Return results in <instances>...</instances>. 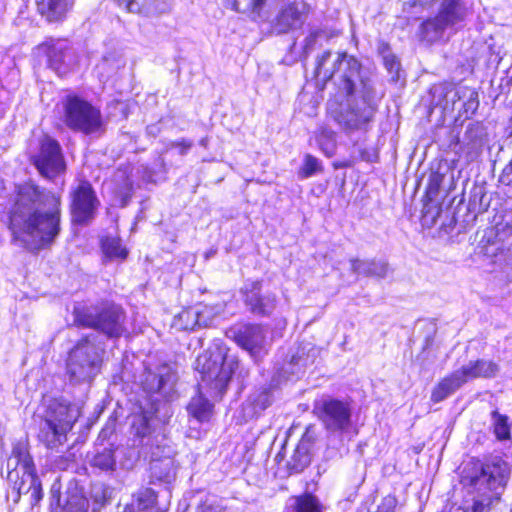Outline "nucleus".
Segmentation results:
<instances>
[{"label": "nucleus", "instance_id": "nucleus-1", "mask_svg": "<svg viewBox=\"0 0 512 512\" xmlns=\"http://www.w3.org/2000/svg\"><path fill=\"white\" fill-rule=\"evenodd\" d=\"M61 195L32 183L20 185L9 214L12 240L29 250L49 247L61 227Z\"/></svg>", "mask_w": 512, "mask_h": 512}, {"label": "nucleus", "instance_id": "nucleus-2", "mask_svg": "<svg viewBox=\"0 0 512 512\" xmlns=\"http://www.w3.org/2000/svg\"><path fill=\"white\" fill-rule=\"evenodd\" d=\"M331 52L325 51L316 62L315 76L332 80L338 92L347 96L334 119L346 131L366 130L377 111L376 93L369 77L361 72L360 62L347 53H339L332 68H326Z\"/></svg>", "mask_w": 512, "mask_h": 512}, {"label": "nucleus", "instance_id": "nucleus-3", "mask_svg": "<svg viewBox=\"0 0 512 512\" xmlns=\"http://www.w3.org/2000/svg\"><path fill=\"white\" fill-rule=\"evenodd\" d=\"M509 477V465L499 457L479 463L474 474L469 476V485L475 492L473 504L464 512H489L494 505L500 502L501 494Z\"/></svg>", "mask_w": 512, "mask_h": 512}, {"label": "nucleus", "instance_id": "nucleus-4", "mask_svg": "<svg viewBox=\"0 0 512 512\" xmlns=\"http://www.w3.org/2000/svg\"><path fill=\"white\" fill-rule=\"evenodd\" d=\"M104 347L97 344V335L83 336L70 349L66 358V376L73 385L90 384L100 373Z\"/></svg>", "mask_w": 512, "mask_h": 512}, {"label": "nucleus", "instance_id": "nucleus-5", "mask_svg": "<svg viewBox=\"0 0 512 512\" xmlns=\"http://www.w3.org/2000/svg\"><path fill=\"white\" fill-rule=\"evenodd\" d=\"M79 415V407L63 397L46 400L38 433L39 440L50 449L63 445Z\"/></svg>", "mask_w": 512, "mask_h": 512}, {"label": "nucleus", "instance_id": "nucleus-6", "mask_svg": "<svg viewBox=\"0 0 512 512\" xmlns=\"http://www.w3.org/2000/svg\"><path fill=\"white\" fill-rule=\"evenodd\" d=\"M239 366L235 356L228 355L225 346L215 345L201 354L196 360V369L201 374V381L222 395L232 375Z\"/></svg>", "mask_w": 512, "mask_h": 512}, {"label": "nucleus", "instance_id": "nucleus-7", "mask_svg": "<svg viewBox=\"0 0 512 512\" xmlns=\"http://www.w3.org/2000/svg\"><path fill=\"white\" fill-rule=\"evenodd\" d=\"M73 316L76 325L93 328L108 338H118L125 331V314L120 306L114 304L102 308L77 304Z\"/></svg>", "mask_w": 512, "mask_h": 512}, {"label": "nucleus", "instance_id": "nucleus-8", "mask_svg": "<svg viewBox=\"0 0 512 512\" xmlns=\"http://www.w3.org/2000/svg\"><path fill=\"white\" fill-rule=\"evenodd\" d=\"M64 123L72 130L86 135L101 133L103 121L100 110L78 96H67L64 103Z\"/></svg>", "mask_w": 512, "mask_h": 512}, {"label": "nucleus", "instance_id": "nucleus-9", "mask_svg": "<svg viewBox=\"0 0 512 512\" xmlns=\"http://www.w3.org/2000/svg\"><path fill=\"white\" fill-rule=\"evenodd\" d=\"M468 12L467 0H443L438 14L421 25L424 38L428 41L438 40L446 29L462 23Z\"/></svg>", "mask_w": 512, "mask_h": 512}, {"label": "nucleus", "instance_id": "nucleus-10", "mask_svg": "<svg viewBox=\"0 0 512 512\" xmlns=\"http://www.w3.org/2000/svg\"><path fill=\"white\" fill-rule=\"evenodd\" d=\"M315 409L328 432L342 434L352 426V408L345 400L323 397L316 403Z\"/></svg>", "mask_w": 512, "mask_h": 512}, {"label": "nucleus", "instance_id": "nucleus-11", "mask_svg": "<svg viewBox=\"0 0 512 512\" xmlns=\"http://www.w3.org/2000/svg\"><path fill=\"white\" fill-rule=\"evenodd\" d=\"M70 197L72 221L79 225L89 224L94 219L100 205L90 182L80 181L77 186L72 188Z\"/></svg>", "mask_w": 512, "mask_h": 512}, {"label": "nucleus", "instance_id": "nucleus-12", "mask_svg": "<svg viewBox=\"0 0 512 512\" xmlns=\"http://www.w3.org/2000/svg\"><path fill=\"white\" fill-rule=\"evenodd\" d=\"M32 163L48 179L55 178L66 169L60 144L49 136L40 140L39 151L32 156Z\"/></svg>", "mask_w": 512, "mask_h": 512}, {"label": "nucleus", "instance_id": "nucleus-13", "mask_svg": "<svg viewBox=\"0 0 512 512\" xmlns=\"http://www.w3.org/2000/svg\"><path fill=\"white\" fill-rule=\"evenodd\" d=\"M262 282L251 281L245 283L241 288L244 303L248 310L256 316H269L277 306V296L275 293L261 292Z\"/></svg>", "mask_w": 512, "mask_h": 512}, {"label": "nucleus", "instance_id": "nucleus-14", "mask_svg": "<svg viewBox=\"0 0 512 512\" xmlns=\"http://www.w3.org/2000/svg\"><path fill=\"white\" fill-rule=\"evenodd\" d=\"M177 376L168 365H161L155 371L147 370L143 374V390L151 394H157L164 399H170L174 392Z\"/></svg>", "mask_w": 512, "mask_h": 512}, {"label": "nucleus", "instance_id": "nucleus-15", "mask_svg": "<svg viewBox=\"0 0 512 512\" xmlns=\"http://www.w3.org/2000/svg\"><path fill=\"white\" fill-rule=\"evenodd\" d=\"M47 57L49 67L59 76L67 74L78 62L74 49L66 40H52L47 44Z\"/></svg>", "mask_w": 512, "mask_h": 512}, {"label": "nucleus", "instance_id": "nucleus-16", "mask_svg": "<svg viewBox=\"0 0 512 512\" xmlns=\"http://www.w3.org/2000/svg\"><path fill=\"white\" fill-rule=\"evenodd\" d=\"M439 90L445 102L444 109L448 108L449 104H451L452 109H454L457 102H462L461 107L466 117H468L469 115H473L479 107L478 92L473 88L447 85L435 88V93Z\"/></svg>", "mask_w": 512, "mask_h": 512}, {"label": "nucleus", "instance_id": "nucleus-17", "mask_svg": "<svg viewBox=\"0 0 512 512\" xmlns=\"http://www.w3.org/2000/svg\"><path fill=\"white\" fill-rule=\"evenodd\" d=\"M316 439V428L314 425H309L287 462V469L291 474L301 473L310 465Z\"/></svg>", "mask_w": 512, "mask_h": 512}, {"label": "nucleus", "instance_id": "nucleus-18", "mask_svg": "<svg viewBox=\"0 0 512 512\" xmlns=\"http://www.w3.org/2000/svg\"><path fill=\"white\" fill-rule=\"evenodd\" d=\"M307 14V5L301 1H294L282 7L272 23L277 34H286L291 30L300 28Z\"/></svg>", "mask_w": 512, "mask_h": 512}, {"label": "nucleus", "instance_id": "nucleus-19", "mask_svg": "<svg viewBox=\"0 0 512 512\" xmlns=\"http://www.w3.org/2000/svg\"><path fill=\"white\" fill-rule=\"evenodd\" d=\"M227 335L251 354L259 351L265 342L262 326L257 324H237L227 331Z\"/></svg>", "mask_w": 512, "mask_h": 512}, {"label": "nucleus", "instance_id": "nucleus-20", "mask_svg": "<svg viewBox=\"0 0 512 512\" xmlns=\"http://www.w3.org/2000/svg\"><path fill=\"white\" fill-rule=\"evenodd\" d=\"M118 5L130 13L146 17L159 16L171 9L169 0H118Z\"/></svg>", "mask_w": 512, "mask_h": 512}, {"label": "nucleus", "instance_id": "nucleus-21", "mask_svg": "<svg viewBox=\"0 0 512 512\" xmlns=\"http://www.w3.org/2000/svg\"><path fill=\"white\" fill-rule=\"evenodd\" d=\"M483 255L491 264L500 268L512 265V242L500 238L488 240L481 248Z\"/></svg>", "mask_w": 512, "mask_h": 512}, {"label": "nucleus", "instance_id": "nucleus-22", "mask_svg": "<svg viewBox=\"0 0 512 512\" xmlns=\"http://www.w3.org/2000/svg\"><path fill=\"white\" fill-rule=\"evenodd\" d=\"M272 403L271 389L267 387L253 391L242 404V413L245 420L259 416Z\"/></svg>", "mask_w": 512, "mask_h": 512}, {"label": "nucleus", "instance_id": "nucleus-23", "mask_svg": "<svg viewBox=\"0 0 512 512\" xmlns=\"http://www.w3.org/2000/svg\"><path fill=\"white\" fill-rule=\"evenodd\" d=\"M457 371L466 383L476 378L495 377L499 371V366L492 360L478 359L476 361H470Z\"/></svg>", "mask_w": 512, "mask_h": 512}, {"label": "nucleus", "instance_id": "nucleus-24", "mask_svg": "<svg viewBox=\"0 0 512 512\" xmlns=\"http://www.w3.org/2000/svg\"><path fill=\"white\" fill-rule=\"evenodd\" d=\"M351 271L356 275L383 279L389 272V264L381 259H350Z\"/></svg>", "mask_w": 512, "mask_h": 512}, {"label": "nucleus", "instance_id": "nucleus-25", "mask_svg": "<svg viewBox=\"0 0 512 512\" xmlns=\"http://www.w3.org/2000/svg\"><path fill=\"white\" fill-rule=\"evenodd\" d=\"M8 468L13 466V470L9 472L8 478L10 480L13 479L15 475L18 478V471L16 469L19 467L21 471H36L34 461L32 456L28 451V445L25 442L19 441L13 445L12 453L7 462Z\"/></svg>", "mask_w": 512, "mask_h": 512}, {"label": "nucleus", "instance_id": "nucleus-26", "mask_svg": "<svg viewBox=\"0 0 512 512\" xmlns=\"http://www.w3.org/2000/svg\"><path fill=\"white\" fill-rule=\"evenodd\" d=\"M37 11L48 22H60L69 10L67 0H35Z\"/></svg>", "mask_w": 512, "mask_h": 512}, {"label": "nucleus", "instance_id": "nucleus-27", "mask_svg": "<svg viewBox=\"0 0 512 512\" xmlns=\"http://www.w3.org/2000/svg\"><path fill=\"white\" fill-rule=\"evenodd\" d=\"M463 384H465V382L456 370L437 384L432 391L431 400L435 403L441 402L458 390Z\"/></svg>", "mask_w": 512, "mask_h": 512}, {"label": "nucleus", "instance_id": "nucleus-28", "mask_svg": "<svg viewBox=\"0 0 512 512\" xmlns=\"http://www.w3.org/2000/svg\"><path fill=\"white\" fill-rule=\"evenodd\" d=\"M131 433L134 436V446L149 445L151 442L152 428L150 417L146 414L135 415L131 423Z\"/></svg>", "mask_w": 512, "mask_h": 512}, {"label": "nucleus", "instance_id": "nucleus-29", "mask_svg": "<svg viewBox=\"0 0 512 512\" xmlns=\"http://www.w3.org/2000/svg\"><path fill=\"white\" fill-rule=\"evenodd\" d=\"M315 356L313 348L306 349L305 346H299L297 350L291 354L290 360L283 366L285 374L295 375L298 374L302 368L312 364Z\"/></svg>", "mask_w": 512, "mask_h": 512}, {"label": "nucleus", "instance_id": "nucleus-30", "mask_svg": "<svg viewBox=\"0 0 512 512\" xmlns=\"http://www.w3.org/2000/svg\"><path fill=\"white\" fill-rule=\"evenodd\" d=\"M378 54L381 56L384 67L393 82L399 81L401 75V63L398 57L392 52L391 47L384 41H379L377 45Z\"/></svg>", "mask_w": 512, "mask_h": 512}, {"label": "nucleus", "instance_id": "nucleus-31", "mask_svg": "<svg viewBox=\"0 0 512 512\" xmlns=\"http://www.w3.org/2000/svg\"><path fill=\"white\" fill-rule=\"evenodd\" d=\"M89 463L92 468L98 469L101 472L113 473L117 466L115 450L112 447L97 449Z\"/></svg>", "mask_w": 512, "mask_h": 512}, {"label": "nucleus", "instance_id": "nucleus-32", "mask_svg": "<svg viewBox=\"0 0 512 512\" xmlns=\"http://www.w3.org/2000/svg\"><path fill=\"white\" fill-rule=\"evenodd\" d=\"M283 512H322V507L315 496L304 494L289 498Z\"/></svg>", "mask_w": 512, "mask_h": 512}, {"label": "nucleus", "instance_id": "nucleus-33", "mask_svg": "<svg viewBox=\"0 0 512 512\" xmlns=\"http://www.w3.org/2000/svg\"><path fill=\"white\" fill-rule=\"evenodd\" d=\"M279 0H246L243 11H249L253 20L267 21L278 5Z\"/></svg>", "mask_w": 512, "mask_h": 512}, {"label": "nucleus", "instance_id": "nucleus-34", "mask_svg": "<svg viewBox=\"0 0 512 512\" xmlns=\"http://www.w3.org/2000/svg\"><path fill=\"white\" fill-rule=\"evenodd\" d=\"M156 502V494L151 488L139 490L134 496L131 504L125 508L131 512H157L154 505Z\"/></svg>", "mask_w": 512, "mask_h": 512}, {"label": "nucleus", "instance_id": "nucleus-35", "mask_svg": "<svg viewBox=\"0 0 512 512\" xmlns=\"http://www.w3.org/2000/svg\"><path fill=\"white\" fill-rule=\"evenodd\" d=\"M187 410L198 422H207L212 416L213 405L199 393L190 400Z\"/></svg>", "mask_w": 512, "mask_h": 512}, {"label": "nucleus", "instance_id": "nucleus-36", "mask_svg": "<svg viewBox=\"0 0 512 512\" xmlns=\"http://www.w3.org/2000/svg\"><path fill=\"white\" fill-rule=\"evenodd\" d=\"M101 248L106 258L110 260H124L128 251L122 246L121 240L117 237L106 236L101 240Z\"/></svg>", "mask_w": 512, "mask_h": 512}, {"label": "nucleus", "instance_id": "nucleus-37", "mask_svg": "<svg viewBox=\"0 0 512 512\" xmlns=\"http://www.w3.org/2000/svg\"><path fill=\"white\" fill-rule=\"evenodd\" d=\"M489 202L486 201V192L482 186H474L470 192L468 202V211L471 213L482 214L487 211Z\"/></svg>", "mask_w": 512, "mask_h": 512}, {"label": "nucleus", "instance_id": "nucleus-38", "mask_svg": "<svg viewBox=\"0 0 512 512\" xmlns=\"http://www.w3.org/2000/svg\"><path fill=\"white\" fill-rule=\"evenodd\" d=\"M201 326L200 314L194 309L183 310L174 318L173 327L179 330H194Z\"/></svg>", "mask_w": 512, "mask_h": 512}, {"label": "nucleus", "instance_id": "nucleus-39", "mask_svg": "<svg viewBox=\"0 0 512 512\" xmlns=\"http://www.w3.org/2000/svg\"><path fill=\"white\" fill-rule=\"evenodd\" d=\"M491 421L493 433L499 441H505L510 438V425L508 424V417L500 414L498 410L491 412Z\"/></svg>", "mask_w": 512, "mask_h": 512}, {"label": "nucleus", "instance_id": "nucleus-40", "mask_svg": "<svg viewBox=\"0 0 512 512\" xmlns=\"http://www.w3.org/2000/svg\"><path fill=\"white\" fill-rule=\"evenodd\" d=\"M152 475L160 481L170 482L174 477L173 462L171 459L157 460L151 463Z\"/></svg>", "mask_w": 512, "mask_h": 512}, {"label": "nucleus", "instance_id": "nucleus-41", "mask_svg": "<svg viewBox=\"0 0 512 512\" xmlns=\"http://www.w3.org/2000/svg\"><path fill=\"white\" fill-rule=\"evenodd\" d=\"M55 512H87L88 502L85 498L72 495L67 498L63 506L60 505V499L57 500Z\"/></svg>", "mask_w": 512, "mask_h": 512}, {"label": "nucleus", "instance_id": "nucleus-42", "mask_svg": "<svg viewBox=\"0 0 512 512\" xmlns=\"http://www.w3.org/2000/svg\"><path fill=\"white\" fill-rule=\"evenodd\" d=\"M464 139L468 141L467 145L471 153L478 155L483 146L482 131L478 126H471L465 132Z\"/></svg>", "mask_w": 512, "mask_h": 512}, {"label": "nucleus", "instance_id": "nucleus-43", "mask_svg": "<svg viewBox=\"0 0 512 512\" xmlns=\"http://www.w3.org/2000/svg\"><path fill=\"white\" fill-rule=\"evenodd\" d=\"M321 171V161L310 154H306L303 159V164L299 170V176L302 179H306L312 177L313 175Z\"/></svg>", "mask_w": 512, "mask_h": 512}, {"label": "nucleus", "instance_id": "nucleus-44", "mask_svg": "<svg viewBox=\"0 0 512 512\" xmlns=\"http://www.w3.org/2000/svg\"><path fill=\"white\" fill-rule=\"evenodd\" d=\"M317 141L320 149L325 153V155L329 157L334 155L336 149V140L333 132L323 131L319 135Z\"/></svg>", "mask_w": 512, "mask_h": 512}, {"label": "nucleus", "instance_id": "nucleus-45", "mask_svg": "<svg viewBox=\"0 0 512 512\" xmlns=\"http://www.w3.org/2000/svg\"><path fill=\"white\" fill-rule=\"evenodd\" d=\"M29 476H37L36 471H28L24 472L22 471L21 479L18 481L16 480L14 483L13 489L16 490L17 497L15 499V502H17L21 495L29 494L31 488H30V480H28Z\"/></svg>", "mask_w": 512, "mask_h": 512}, {"label": "nucleus", "instance_id": "nucleus-46", "mask_svg": "<svg viewBox=\"0 0 512 512\" xmlns=\"http://www.w3.org/2000/svg\"><path fill=\"white\" fill-rule=\"evenodd\" d=\"M28 480H30V504L35 506L39 503V501L43 497V490L41 481L38 476H29Z\"/></svg>", "mask_w": 512, "mask_h": 512}, {"label": "nucleus", "instance_id": "nucleus-47", "mask_svg": "<svg viewBox=\"0 0 512 512\" xmlns=\"http://www.w3.org/2000/svg\"><path fill=\"white\" fill-rule=\"evenodd\" d=\"M122 176L124 178L123 185L119 187L117 193L121 198V205L126 206L132 197L133 182L124 174Z\"/></svg>", "mask_w": 512, "mask_h": 512}, {"label": "nucleus", "instance_id": "nucleus-48", "mask_svg": "<svg viewBox=\"0 0 512 512\" xmlns=\"http://www.w3.org/2000/svg\"><path fill=\"white\" fill-rule=\"evenodd\" d=\"M356 150L360 159L363 161L373 163L378 160V152L373 147L358 145L356 147Z\"/></svg>", "mask_w": 512, "mask_h": 512}, {"label": "nucleus", "instance_id": "nucleus-49", "mask_svg": "<svg viewBox=\"0 0 512 512\" xmlns=\"http://www.w3.org/2000/svg\"><path fill=\"white\" fill-rule=\"evenodd\" d=\"M193 141L189 139L182 138L180 140L172 141L169 145L170 148H178L179 154L184 156L188 153V151L192 148Z\"/></svg>", "mask_w": 512, "mask_h": 512}, {"label": "nucleus", "instance_id": "nucleus-50", "mask_svg": "<svg viewBox=\"0 0 512 512\" xmlns=\"http://www.w3.org/2000/svg\"><path fill=\"white\" fill-rule=\"evenodd\" d=\"M499 181L504 185L512 184V161H510V163L503 169L499 177Z\"/></svg>", "mask_w": 512, "mask_h": 512}, {"label": "nucleus", "instance_id": "nucleus-51", "mask_svg": "<svg viewBox=\"0 0 512 512\" xmlns=\"http://www.w3.org/2000/svg\"><path fill=\"white\" fill-rule=\"evenodd\" d=\"M320 34H321L320 30H313L309 33V35L305 38V45H304L305 51L308 52L309 50L313 49V47L316 43V40L320 36Z\"/></svg>", "mask_w": 512, "mask_h": 512}, {"label": "nucleus", "instance_id": "nucleus-52", "mask_svg": "<svg viewBox=\"0 0 512 512\" xmlns=\"http://www.w3.org/2000/svg\"><path fill=\"white\" fill-rule=\"evenodd\" d=\"M396 500L392 497L384 498L377 512H394Z\"/></svg>", "mask_w": 512, "mask_h": 512}, {"label": "nucleus", "instance_id": "nucleus-53", "mask_svg": "<svg viewBox=\"0 0 512 512\" xmlns=\"http://www.w3.org/2000/svg\"><path fill=\"white\" fill-rule=\"evenodd\" d=\"M512 86V78L509 76L501 78L499 88L501 93H509Z\"/></svg>", "mask_w": 512, "mask_h": 512}, {"label": "nucleus", "instance_id": "nucleus-54", "mask_svg": "<svg viewBox=\"0 0 512 512\" xmlns=\"http://www.w3.org/2000/svg\"><path fill=\"white\" fill-rule=\"evenodd\" d=\"M108 61L106 58H104L102 60V62L100 64L97 65V70L99 71V73L103 76V71L105 70V67L107 65Z\"/></svg>", "mask_w": 512, "mask_h": 512}, {"label": "nucleus", "instance_id": "nucleus-55", "mask_svg": "<svg viewBox=\"0 0 512 512\" xmlns=\"http://www.w3.org/2000/svg\"><path fill=\"white\" fill-rule=\"evenodd\" d=\"M505 228H507L509 234H512V218L505 221Z\"/></svg>", "mask_w": 512, "mask_h": 512}, {"label": "nucleus", "instance_id": "nucleus-56", "mask_svg": "<svg viewBox=\"0 0 512 512\" xmlns=\"http://www.w3.org/2000/svg\"><path fill=\"white\" fill-rule=\"evenodd\" d=\"M199 144L202 146V147H207L208 145V138L205 137V138H202L200 141H199Z\"/></svg>", "mask_w": 512, "mask_h": 512}, {"label": "nucleus", "instance_id": "nucleus-57", "mask_svg": "<svg viewBox=\"0 0 512 512\" xmlns=\"http://www.w3.org/2000/svg\"><path fill=\"white\" fill-rule=\"evenodd\" d=\"M338 454H339V453H338V451H336V450L328 451V455H327V457H329V458H334V457H336Z\"/></svg>", "mask_w": 512, "mask_h": 512}, {"label": "nucleus", "instance_id": "nucleus-58", "mask_svg": "<svg viewBox=\"0 0 512 512\" xmlns=\"http://www.w3.org/2000/svg\"><path fill=\"white\" fill-rule=\"evenodd\" d=\"M234 5H235V9H236L237 11H240V8L238 7L239 2H238V1H236Z\"/></svg>", "mask_w": 512, "mask_h": 512}, {"label": "nucleus", "instance_id": "nucleus-59", "mask_svg": "<svg viewBox=\"0 0 512 512\" xmlns=\"http://www.w3.org/2000/svg\"><path fill=\"white\" fill-rule=\"evenodd\" d=\"M101 435H105V436H106V431H105V430H102V431H101Z\"/></svg>", "mask_w": 512, "mask_h": 512}, {"label": "nucleus", "instance_id": "nucleus-60", "mask_svg": "<svg viewBox=\"0 0 512 512\" xmlns=\"http://www.w3.org/2000/svg\"><path fill=\"white\" fill-rule=\"evenodd\" d=\"M123 512H131L129 509L124 508Z\"/></svg>", "mask_w": 512, "mask_h": 512}, {"label": "nucleus", "instance_id": "nucleus-61", "mask_svg": "<svg viewBox=\"0 0 512 512\" xmlns=\"http://www.w3.org/2000/svg\"><path fill=\"white\" fill-rule=\"evenodd\" d=\"M160 162H161V165L163 166L164 165V160L160 159Z\"/></svg>", "mask_w": 512, "mask_h": 512}, {"label": "nucleus", "instance_id": "nucleus-62", "mask_svg": "<svg viewBox=\"0 0 512 512\" xmlns=\"http://www.w3.org/2000/svg\"><path fill=\"white\" fill-rule=\"evenodd\" d=\"M511 512H512V510H511Z\"/></svg>", "mask_w": 512, "mask_h": 512}]
</instances>
